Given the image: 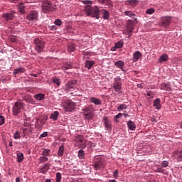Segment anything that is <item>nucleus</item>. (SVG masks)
Segmentation results:
<instances>
[{"label":"nucleus","mask_w":182,"mask_h":182,"mask_svg":"<svg viewBox=\"0 0 182 182\" xmlns=\"http://www.w3.org/2000/svg\"><path fill=\"white\" fill-rule=\"evenodd\" d=\"M157 173H164V169H162L161 168H158L156 169Z\"/></svg>","instance_id":"nucleus-56"},{"label":"nucleus","mask_w":182,"mask_h":182,"mask_svg":"<svg viewBox=\"0 0 182 182\" xmlns=\"http://www.w3.org/2000/svg\"><path fill=\"white\" fill-rule=\"evenodd\" d=\"M52 82H54L57 86H60V79L55 77L52 79Z\"/></svg>","instance_id":"nucleus-37"},{"label":"nucleus","mask_w":182,"mask_h":182,"mask_svg":"<svg viewBox=\"0 0 182 182\" xmlns=\"http://www.w3.org/2000/svg\"><path fill=\"white\" fill-rule=\"evenodd\" d=\"M167 60H168V55H167V54H163L159 60V63H163V62H166Z\"/></svg>","instance_id":"nucleus-26"},{"label":"nucleus","mask_w":182,"mask_h":182,"mask_svg":"<svg viewBox=\"0 0 182 182\" xmlns=\"http://www.w3.org/2000/svg\"><path fill=\"white\" fill-rule=\"evenodd\" d=\"M124 15H126L127 16H129V18H132V19H134V21H137V18H136V14L130 11H124Z\"/></svg>","instance_id":"nucleus-21"},{"label":"nucleus","mask_w":182,"mask_h":182,"mask_svg":"<svg viewBox=\"0 0 182 182\" xmlns=\"http://www.w3.org/2000/svg\"><path fill=\"white\" fill-rule=\"evenodd\" d=\"M171 22V18L169 17H164L161 19V26H163L164 28H167L170 25Z\"/></svg>","instance_id":"nucleus-13"},{"label":"nucleus","mask_w":182,"mask_h":182,"mask_svg":"<svg viewBox=\"0 0 182 182\" xmlns=\"http://www.w3.org/2000/svg\"><path fill=\"white\" fill-rule=\"evenodd\" d=\"M122 116H123V114L122 113H119L117 115H115L114 119H115L116 123H119V120H117V119H120V117H122Z\"/></svg>","instance_id":"nucleus-48"},{"label":"nucleus","mask_w":182,"mask_h":182,"mask_svg":"<svg viewBox=\"0 0 182 182\" xmlns=\"http://www.w3.org/2000/svg\"><path fill=\"white\" fill-rule=\"evenodd\" d=\"M50 31H56V29H58V27H56V26H49Z\"/></svg>","instance_id":"nucleus-57"},{"label":"nucleus","mask_w":182,"mask_h":182,"mask_svg":"<svg viewBox=\"0 0 182 182\" xmlns=\"http://www.w3.org/2000/svg\"><path fill=\"white\" fill-rule=\"evenodd\" d=\"M19 0H10V2H14V4H16Z\"/></svg>","instance_id":"nucleus-62"},{"label":"nucleus","mask_w":182,"mask_h":182,"mask_svg":"<svg viewBox=\"0 0 182 182\" xmlns=\"http://www.w3.org/2000/svg\"><path fill=\"white\" fill-rule=\"evenodd\" d=\"M9 147H12V146H13V144H12V141H10L9 142Z\"/></svg>","instance_id":"nucleus-61"},{"label":"nucleus","mask_w":182,"mask_h":182,"mask_svg":"<svg viewBox=\"0 0 182 182\" xmlns=\"http://www.w3.org/2000/svg\"><path fill=\"white\" fill-rule=\"evenodd\" d=\"M85 157V151H83L82 149H80V151H78V158L80 159V160H83Z\"/></svg>","instance_id":"nucleus-32"},{"label":"nucleus","mask_w":182,"mask_h":182,"mask_svg":"<svg viewBox=\"0 0 182 182\" xmlns=\"http://www.w3.org/2000/svg\"><path fill=\"white\" fill-rule=\"evenodd\" d=\"M45 182H50V179H46Z\"/></svg>","instance_id":"nucleus-64"},{"label":"nucleus","mask_w":182,"mask_h":182,"mask_svg":"<svg viewBox=\"0 0 182 182\" xmlns=\"http://www.w3.org/2000/svg\"><path fill=\"white\" fill-rule=\"evenodd\" d=\"M75 107H76V103L72 101L71 100H68L65 102V105L64 107L65 112H72L75 110Z\"/></svg>","instance_id":"nucleus-6"},{"label":"nucleus","mask_w":182,"mask_h":182,"mask_svg":"<svg viewBox=\"0 0 182 182\" xmlns=\"http://www.w3.org/2000/svg\"><path fill=\"white\" fill-rule=\"evenodd\" d=\"M127 109V105L124 104H121L117 107V111L122 112V110H126Z\"/></svg>","instance_id":"nucleus-35"},{"label":"nucleus","mask_w":182,"mask_h":182,"mask_svg":"<svg viewBox=\"0 0 182 182\" xmlns=\"http://www.w3.org/2000/svg\"><path fill=\"white\" fill-rule=\"evenodd\" d=\"M75 45L74 44H70L68 46V51L69 52H75Z\"/></svg>","instance_id":"nucleus-45"},{"label":"nucleus","mask_w":182,"mask_h":182,"mask_svg":"<svg viewBox=\"0 0 182 182\" xmlns=\"http://www.w3.org/2000/svg\"><path fill=\"white\" fill-rule=\"evenodd\" d=\"M76 85H77V80H76L68 81L65 85V92H68L72 91L73 89H75V86H76Z\"/></svg>","instance_id":"nucleus-8"},{"label":"nucleus","mask_w":182,"mask_h":182,"mask_svg":"<svg viewBox=\"0 0 182 182\" xmlns=\"http://www.w3.org/2000/svg\"><path fill=\"white\" fill-rule=\"evenodd\" d=\"M128 35H129V36H132V30H130V31L128 32Z\"/></svg>","instance_id":"nucleus-63"},{"label":"nucleus","mask_w":182,"mask_h":182,"mask_svg":"<svg viewBox=\"0 0 182 182\" xmlns=\"http://www.w3.org/2000/svg\"><path fill=\"white\" fill-rule=\"evenodd\" d=\"M168 162L167 161H164L161 163V167H168Z\"/></svg>","instance_id":"nucleus-53"},{"label":"nucleus","mask_w":182,"mask_h":182,"mask_svg":"<svg viewBox=\"0 0 182 182\" xmlns=\"http://www.w3.org/2000/svg\"><path fill=\"white\" fill-rule=\"evenodd\" d=\"M18 11L21 14H25V6H23V4H20L18 6Z\"/></svg>","instance_id":"nucleus-39"},{"label":"nucleus","mask_w":182,"mask_h":182,"mask_svg":"<svg viewBox=\"0 0 182 182\" xmlns=\"http://www.w3.org/2000/svg\"><path fill=\"white\" fill-rule=\"evenodd\" d=\"M43 124H45V119L42 118H38L36 119V129H41V127H43Z\"/></svg>","instance_id":"nucleus-17"},{"label":"nucleus","mask_w":182,"mask_h":182,"mask_svg":"<svg viewBox=\"0 0 182 182\" xmlns=\"http://www.w3.org/2000/svg\"><path fill=\"white\" fill-rule=\"evenodd\" d=\"M55 7L56 6L52 1H46L42 6V9L44 12H50L55 11Z\"/></svg>","instance_id":"nucleus-5"},{"label":"nucleus","mask_w":182,"mask_h":182,"mask_svg":"<svg viewBox=\"0 0 182 182\" xmlns=\"http://www.w3.org/2000/svg\"><path fill=\"white\" fill-rule=\"evenodd\" d=\"M17 156V161L18 163H22V161H23V153L22 152H17L16 154Z\"/></svg>","instance_id":"nucleus-25"},{"label":"nucleus","mask_w":182,"mask_h":182,"mask_svg":"<svg viewBox=\"0 0 182 182\" xmlns=\"http://www.w3.org/2000/svg\"><path fill=\"white\" fill-rule=\"evenodd\" d=\"M105 161L102 159H98L94 165L95 170H101V168H105Z\"/></svg>","instance_id":"nucleus-11"},{"label":"nucleus","mask_w":182,"mask_h":182,"mask_svg":"<svg viewBox=\"0 0 182 182\" xmlns=\"http://www.w3.org/2000/svg\"><path fill=\"white\" fill-rule=\"evenodd\" d=\"M161 88L163 89V90H170V82L162 83Z\"/></svg>","instance_id":"nucleus-30"},{"label":"nucleus","mask_w":182,"mask_h":182,"mask_svg":"<svg viewBox=\"0 0 182 182\" xmlns=\"http://www.w3.org/2000/svg\"><path fill=\"white\" fill-rule=\"evenodd\" d=\"M38 14L36 10L30 11L26 16L28 21H36L38 19Z\"/></svg>","instance_id":"nucleus-10"},{"label":"nucleus","mask_w":182,"mask_h":182,"mask_svg":"<svg viewBox=\"0 0 182 182\" xmlns=\"http://www.w3.org/2000/svg\"><path fill=\"white\" fill-rule=\"evenodd\" d=\"M34 43L36 45L35 46V50L38 53H41V52H43V49H45V42L39 38H36L34 40Z\"/></svg>","instance_id":"nucleus-3"},{"label":"nucleus","mask_w":182,"mask_h":182,"mask_svg":"<svg viewBox=\"0 0 182 182\" xmlns=\"http://www.w3.org/2000/svg\"><path fill=\"white\" fill-rule=\"evenodd\" d=\"M16 182H21V178L19 177H17L16 178Z\"/></svg>","instance_id":"nucleus-60"},{"label":"nucleus","mask_w":182,"mask_h":182,"mask_svg":"<svg viewBox=\"0 0 182 182\" xmlns=\"http://www.w3.org/2000/svg\"><path fill=\"white\" fill-rule=\"evenodd\" d=\"M174 156L178 161H182V150L175 151Z\"/></svg>","instance_id":"nucleus-20"},{"label":"nucleus","mask_w":182,"mask_h":182,"mask_svg":"<svg viewBox=\"0 0 182 182\" xmlns=\"http://www.w3.org/2000/svg\"><path fill=\"white\" fill-rule=\"evenodd\" d=\"M113 89L117 93H120V90H122V82H120L119 79H115L113 85Z\"/></svg>","instance_id":"nucleus-12"},{"label":"nucleus","mask_w":182,"mask_h":182,"mask_svg":"<svg viewBox=\"0 0 182 182\" xmlns=\"http://www.w3.org/2000/svg\"><path fill=\"white\" fill-rule=\"evenodd\" d=\"M29 127H32V124L29 122H24L23 126L21 127V129H28Z\"/></svg>","instance_id":"nucleus-44"},{"label":"nucleus","mask_w":182,"mask_h":182,"mask_svg":"<svg viewBox=\"0 0 182 182\" xmlns=\"http://www.w3.org/2000/svg\"><path fill=\"white\" fill-rule=\"evenodd\" d=\"M34 97L36 100H43V99H45V95L42 93H38L34 95Z\"/></svg>","instance_id":"nucleus-31"},{"label":"nucleus","mask_w":182,"mask_h":182,"mask_svg":"<svg viewBox=\"0 0 182 182\" xmlns=\"http://www.w3.org/2000/svg\"><path fill=\"white\" fill-rule=\"evenodd\" d=\"M127 127L129 129V130H136V124H134V122H133L132 120H129L127 122Z\"/></svg>","instance_id":"nucleus-22"},{"label":"nucleus","mask_w":182,"mask_h":182,"mask_svg":"<svg viewBox=\"0 0 182 182\" xmlns=\"http://www.w3.org/2000/svg\"><path fill=\"white\" fill-rule=\"evenodd\" d=\"M5 124V117L4 116H0V126H2V124Z\"/></svg>","instance_id":"nucleus-51"},{"label":"nucleus","mask_w":182,"mask_h":182,"mask_svg":"<svg viewBox=\"0 0 182 182\" xmlns=\"http://www.w3.org/2000/svg\"><path fill=\"white\" fill-rule=\"evenodd\" d=\"M62 180V174H60V172H58L56 173V181L55 182H60Z\"/></svg>","instance_id":"nucleus-41"},{"label":"nucleus","mask_w":182,"mask_h":182,"mask_svg":"<svg viewBox=\"0 0 182 182\" xmlns=\"http://www.w3.org/2000/svg\"><path fill=\"white\" fill-rule=\"evenodd\" d=\"M48 159L46 156H41L40 157V161L41 163H46L48 161Z\"/></svg>","instance_id":"nucleus-49"},{"label":"nucleus","mask_w":182,"mask_h":182,"mask_svg":"<svg viewBox=\"0 0 182 182\" xmlns=\"http://www.w3.org/2000/svg\"><path fill=\"white\" fill-rule=\"evenodd\" d=\"M10 41H11V42H12L13 43H14V42H16V37H15V36H11V37H10Z\"/></svg>","instance_id":"nucleus-54"},{"label":"nucleus","mask_w":182,"mask_h":182,"mask_svg":"<svg viewBox=\"0 0 182 182\" xmlns=\"http://www.w3.org/2000/svg\"><path fill=\"white\" fill-rule=\"evenodd\" d=\"M21 138V132L19 131H16L14 134V139L16 140Z\"/></svg>","instance_id":"nucleus-43"},{"label":"nucleus","mask_w":182,"mask_h":182,"mask_svg":"<svg viewBox=\"0 0 182 182\" xmlns=\"http://www.w3.org/2000/svg\"><path fill=\"white\" fill-rule=\"evenodd\" d=\"M115 48L117 49H120L122 48H123V42L122 41H119L117 43H115Z\"/></svg>","instance_id":"nucleus-40"},{"label":"nucleus","mask_w":182,"mask_h":182,"mask_svg":"<svg viewBox=\"0 0 182 182\" xmlns=\"http://www.w3.org/2000/svg\"><path fill=\"white\" fill-rule=\"evenodd\" d=\"M47 136H48V132H43V134H41L40 139L43 138V137H46Z\"/></svg>","instance_id":"nucleus-55"},{"label":"nucleus","mask_w":182,"mask_h":182,"mask_svg":"<svg viewBox=\"0 0 182 182\" xmlns=\"http://www.w3.org/2000/svg\"><path fill=\"white\" fill-rule=\"evenodd\" d=\"M63 153H65V146L61 145L58 149V156L62 157V156H63Z\"/></svg>","instance_id":"nucleus-29"},{"label":"nucleus","mask_w":182,"mask_h":182,"mask_svg":"<svg viewBox=\"0 0 182 182\" xmlns=\"http://www.w3.org/2000/svg\"><path fill=\"white\" fill-rule=\"evenodd\" d=\"M93 65H95V62L94 61H86L85 62V67L87 68V69H92V66H93Z\"/></svg>","instance_id":"nucleus-33"},{"label":"nucleus","mask_w":182,"mask_h":182,"mask_svg":"<svg viewBox=\"0 0 182 182\" xmlns=\"http://www.w3.org/2000/svg\"><path fill=\"white\" fill-rule=\"evenodd\" d=\"M103 122H104V124L106 127V129H107V130L112 129V121H110V119H107V117H105L103 119Z\"/></svg>","instance_id":"nucleus-18"},{"label":"nucleus","mask_w":182,"mask_h":182,"mask_svg":"<svg viewBox=\"0 0 182 182\" xmlns=\"http://www.w3.org/2000/svg\"><path fill=\"white\" fill-rule=\"evenodd\" d=\"M100 4H104L105 5H110V0H98Z\"/></svg>","instance_id":"nucleus-42"},{"label":"nucleus","mask_w":182,"mask_h":182,"mask_svg":"<svg viewBox=\"0 0 182 182\" xmlns=\"http://www.w3.org/2000/svg\"><path fill=\"white\" fill-rule=\"evenodd\" d=\"M54 23L57 26H60V25H62V20H60V19H55V21H54Z\"/></svg>","instance_id":"nucleus-50"},{"label":"nucleus","mask_w":182,"mask_h":182,"mask_svg":"<svg viewBox=\"0 0 182 182\" xmlns=\"http://www.w3.org/2000/svg\"><path fill=\"white\" fill-rule=\"evenodd\" d=\"M155 11L154 9H148L146 11V14H147L148 15H153V13Z\"/></svg>","instance_id":"nucleus-47"},{"label":"nucleus","mask_w":182,"mask_h":182,"mask_svg":"<svg viewBox=\"0 0 182 182\" xmlns=\"http://www.w3.org/2000/svg\"><path fill=\"white\" fill-rule=\"evenodd\" d=\"M90 103H93L96 106H99L102 105V100L99 98L92 97H90Z\"/></svg>","instance_id":"nucleus-15"},{"label":"nucleus","mask_w":182,"mask_h":182,"mask_svg":"<svg viewBox=\"0 0 182 182\" xmlns=\"http://www.w3.org/2000/svg\"><path fill=\"white\" fill-rule=\"evenodd\" d=\"M23 109V102H16L12 108V112L14 116H18V113H21Z\"/></svg>","instance_id":"nucleus-4"},{"label":"nucleus","mask_w":182,"mask_h":182,"mask_svg":"<svg viewBox=\"0 0 182 182\" xmlns=\"http://www.w3.org/2000/svg\"><path fill=\"white\" fill-rule=\"evenodd\" d=\"M130 5H132V6H136V5H137V3L139 2V1L137 0H129V1Z\"/></svg>","instance_id":"nucleus-46"},{"label":"nucleus","mask_w":182,"mask_h":182,"mask_svg":"<svg viewBox=\"0 0 182 182\" xmlns=\"http://www.w3.org/2000/svg\"><path fill=\"white\" fill-rule=\"evenodd\" d=\"M75 141L77 144L80 145V147L81 149H86V139H85V136L82 135H77L75 138Z\"/></svg>","instance_id":"nucleus-7"},{"label":"nucleus","mask_w":182,"mask_h":182,"mask_svg":"<svg viewBox=\"0 0 182 182\" xmlns=\"http://www.w3.org/2000/svg\"><path fill=\"white\" fill-rule=\"evenodd\" d=\"M43 156H45L46 157H48L50 154V149H46L42 151Z\"/></svg>","instance_id":"nucleus-36"},{"label":"nucleus","mask_w":182,"mask_h":182,"mask_svg":"<svg viewBox=\"0 0 182 182\" xmlns=\"http://www.w3.org/2000/svg\"><path fill=\"white\" fill-rule=\"evenodd\" d=\"M114 66H116V68H118V69H121L122 72H124V69L123 68H124V63L122 60H118L115 62Z\"/></svg>","instance_id":"nucleus-19"},{"label":"nucleus","mask_w":182,"mask_h":182,"mask_svg":"<svg viewBox=\"0 0 182 182\" xmlns=\"http://www.w3.org/2000/svg\"><path fill=\"white\" fill-rule=\"evenodd\" d=\"M142 56V54L140 51H135L132 55V61L138 62L139 59H140Z\"/></svg>","instance_id":"nucleus-14"},{"label":"nucleus","mask_w":182,"mask_h":182,"mask_svg":"<svg viewBox=\"0 0 182 182\" xmlns=\"http://www.w3.org/2000/svg\"><path fill=\"white\" fill-rule=\"evenodd\" d=\"M114 178H117L119 177V171L115 170L113 173Z\"/></svg>","instance_id":"nucleus-52"},{"label":"nucleus","mask_w":182,"mask_h":182,"mask_svg":"<svg viewBox=\"0 0 182 182\" xmlns=\"http://www.w3.org/2000/svg\"><path fill=\"white\" fill-rule=\"evenodd\" d=\"M3 18L6 22L9 21H14L15 19V11H11L8 13H4L3 14Z\"/></svg>","instance_id":"nucleus-9"},{"label":"nucleus","mask_w":182,"mask_h":182,"mask_svg":"<svg viewBox=\"0 0 182 182\" xmlns=\"http://www.w3.org/2000/svg\"><path fill=\"white\" fill-rule=\"evenodd\" d=\"M49 164H46L44 165V166L43 167V168H44L45 170H46L48 171V170L49 169Z\"/></svg>","instance_id":"nucleus-58"},{"label":"nucleus","mask_w":182,"mask_h":182,"mask_svg":"<svg viewBox=\"0 0 182 182\" xmlns=\"http://www.w3.org/2000/svg\"><path fill=\"white\" fill-rule=\"evenodd\" d=\"M23 72H25V68H16V69H14V75H18V73H23Z\"/></svg>","instance_id":"nucleus-34"},{"label":"nucleus","mask_w":182,"mask_h":182,"mask_svg":"<svg viewBox=\"0 0 182 182\" xmlns=\"http://www.w3.org/2000/svg\"><path fill=\"white\" fill-rule=\"evenodd\" d=\"M58 117H59V112L55 111L54 112L53 114H51L50 119H51V120H58Z\"/></svg>","instance_id":"nucleus-28"},{"label":"nucleus","mask_w":182,"mask_h":182,"mask_svg":"<svg viewBox=\"0 0 182 182\" xmlns=\"http://www.w3.org/2000/svg\"><path fill=\"white\" fill-rule=\"evenodd\" d=\"M83 4L87 5L85 8V13L87 16H92V18H96V19H99L100 18L99 16V14H100V9H99V6H95L92 7L90 6L92 5V1L87 0L84 1Z\"/></svg>","instance_id":"nucleus-1"},{"label":"nucleus","mask_w":182,"mask_h":182,"mask_svg":"<svg viewBox=\"0 0 182 182\" xmlns=\"http://www.w3.org/2000/svg\"><path fill=\"white\" fill-rule=\"evenodd\" d=\"M101 12L102 14V18L103 19H105V20H107L109 19V11L103 9L101 10Z\"/></svg>","instance_id":"nucleus-23"},{"label":"nucleus","mask_w":182,"mask_h":182,"mask_svg":"<svg viewBox=\"0 0 182 182\" xmlns=\"http://www.w3.org/2000/svg\"><path fill=\"white\" fill-rule=\"evenodd\" d=\"M93 105H90L82 108L83 114L87 120H92L93 119Z\"/></svg>","instance_id":"nucleus-2"},{"label":"nucleus","mask_w":182,"mask_h":182,"mask_svg":"<svg viewBox=\"0 0 182 182\" xmlns=\"http://www.w3.org/2000/svg\"><path fill=\"white\" fill-rule=\"evenodd\" d=\"M73 65L68 63H65L63 66V70H64V72H66V70L69 69H73Z\"/></svg>","instance_id":"nucleus-27"},{"label":"nucleus","mask_w":182,"mask_h":182,"mask_svg":"<svg viewBox=\"0 0 182 182\" xmlns=\"http://www.w3.org/2000/svg\"><path fill=\"white\" fill-rule=\"evenodd\" d=\"M160 99L157 98L154 101V107H156L157 110H159V109H161V105H160Z\"/></svg>","instance_id":"nucleus-24"},{"label":"nucleus","mask_w":182,"mask_h":182,"mask_svg":"<svg viewBox=\"0 0 182 182\" xmlns=\"http://www.w3.org/2000/svg\"><path fill=\"white\" fill-rule=\"evenodd\" d=\"M23 130V137H26V136H31L32 134V127L29 128H21Z\"/></svg>","instance_id":"nucleus-16"},{"label":"nucleus","mask_w":182,"mask_h":182,"mask_svg":"<svg viewBox=\"0 0 182 182\" xmlns=\"http://www.w3.org/2000/svg\"><path fill=\"white\" fill-rule=\"evenodd\" d=\"M23 99L28 103H31V102H32V97H31V95H26L23 97Z\"/></svg>","instance_id":"nucleus-38"},{"label":"nucleus","mask_w":182,"mask_h":182,"mask_svg":"<svg viewBox=\"0 0 182 182\" xmlns=\"http://www.w3.org/2000/svg\"><path fill=\"white\" fill-rule=\"evenodd\" d=\"M48 172V171H46V169H45L44 168H42L41 169V173H43V174H45V173Z\"/></svg>","instance_id":"nucleus-59"}]
</instances>
